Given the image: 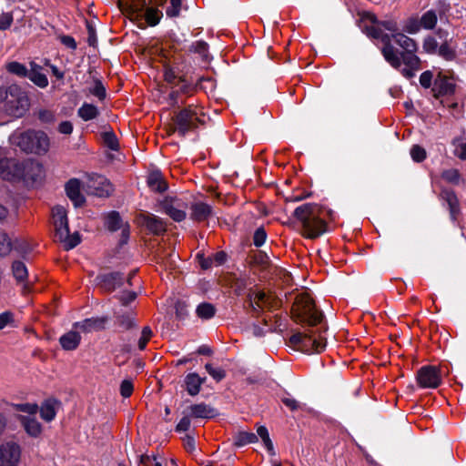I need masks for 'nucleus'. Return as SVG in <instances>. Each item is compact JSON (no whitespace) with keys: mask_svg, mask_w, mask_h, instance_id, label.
<instances>
[{"mask_svg":"<svg viewBox=\"0 0 466 466\" xmlns=\"http://www.w3.org/2000/svg\"><path fill=\"white\" fill-rule=\"evenodd\" d=\"M168 42L170 44V47L173 48L176 52L177 51H182L187 50V40L181 39L178 35L176 34H171L168 36Z\"/></svg>","mask_w":466,"mask_h":466,"instance_id":"603ef678","label":"nucleus"},{"mask_svg":"<svg viewBox=\"0 0 466 466\" xmlns=\"http://www.w3.org/2000/svg\"><path fill=\"white\" fill-rule=\"evenodd\" d=\"M184 416L183 418L179 420V422L177 424L176 426V431H178V432H181V431H187L189 427H190V416H188V413L184 410L183 412Z\"/></svg>","mask_w":466,"mask_h":466,"instance_id":"774afa93","label":"nucleus"},{"mask_svg":"<svg viewBox=\"0 0 466 466\" xmlns=\"http://www.w3.org/2000/svg\"><path fill=\"white\" fill-rule=\"evenodd\" d=\"M54 225L56 228V237L58 235L65 236L68 230V219L66 210L62 206H56L52 210Z\"/></svg>","mask_w":466,"mask_h":466,"instance_id":"f3484780","label":"nucleus"},{"mask_svg":"<svg viewBox=\"0 0 466 466\" xmlns=\"http://www.w3.org/2000/svg\"><path fill=\"white\" fill-rule=\"evenodd\" d=\"M21 421L25 431L32 437H37L41 433V424L34 418L23 416Z\"/></svg>","mask_w":466,"mask_h":466,"instance_id":"f704fd0d","label":"nucleus"},{"mask_svg":"<svg viewBox=\"0 0 466 466\" xmlns=\"http://www.w3.org/2000/svg\"><path fill=\"white\" fill-rule=\"evenodd\" d=\"M80 188V181L76 178H72L66 184V195L74 203L75 207H80L85 202V198L81 194Z\"/></svg>","mask_w":466,"mask_h":466,"instance_id":"4be33fe9","label":"nucleus"},{"mask_svg":"<svg viewBox=\"0 0 466 466\" xmlns=\"http://www.w3.org/2000/svg\"><path fill=\"white\" fill-rule=\"evenodd\" d=\"M135 313L128 311L126 313L116 312V324L123 329L127 330L136 326Z\"/></svg>","mask_w":466,"mask_h":466,"instance_id":"2f4dec72","label":"nucleus"},{"mask_svg":"<svg viewBox=\"0 0 466 466\" xmlns=\"http://www.w3.org/2000/svg\"><path fill=\"white\" fill-rule=\"evenodd\" d=\"M258 441V436L253 432L240 431L234 437V445L243 447Z\"/></svg>","mask_w":466,"mask_h":466,"instance_id":"4c0bfd02","label":"nucleus"},{"mask_svg":"<svg viewBox=\"0 0 466 466\" xmlns=\"http://www.w3.org/2000/svg\"><path fill=\"white\" fill-rule=\"evenodd\" d=\"M134 390L133 382L131 380H124L120 384V394L124 398H128L132 395Z\"/></svg>","mask_w":466,"mask_h":466,"instance_id":"69168bd1","label":"nucleus"},{"mask_svg":"<svg viewBox=\"0 0 466 466\" xmlns=\"http://www.w3.org/2000/svg\"><path fill=\"white\" fill-rule=\"evenodd\" d=\"M99 114L98 108L88 103H84L77 111V116H97Z\"/></svg>","mask_w":466,"mask_h":466,"instance_id":"09e8293b","label":"nucleus"},{"mask_svg":"<svg viewBox=\"0 0 466 466\" xmlns=\"http://www.w3.org/2000/svg\"><path fill=\"white\" fill-rule=\"evenodd\" d=\"M56 238L64 244L66 249H72L76 247L80 243V237L77 232L74 234H70L69 229L66 230V234L65 236L58 235Z\"/></svg>","mask_w":466,"mask_h":466,"instance_id":"e433bc0d","label":"nucleus"},{"mask_svg":"<svg viewBox=\"0 0 466 466\" xmlns=\"http://www.w3.org/2000/svg\"><path fill=\"white\" fill-rule=\"evenodd\" d=\"M148 187L156 192H164L167 186L159 171H153L147 177Z\"/></svg>","mask_w":466,"mask_h":466,"instance_id":"c85d7f7f","label":"nucleus"},{"mask_svg":"<svg viewBox=\"0 0 466 466\" xmlns=\"http://www.w3.org/2000/svg\"><path fill=\"white\" fill-rule=\"evenodd\" d=\"M322 212L321 207L314 203H306L295 208L293 216L299 222L303 236L316 238L326 231Z\"/></svg>","mask_w":466,"mask_h":466,"instance_id":"7ed1b4c3","label":"nucleus"},{"mask_svg":"<svg viewBox=\"0 0 466 466\" xmlns=\"http://www.w3.org/2000/svg\"><path fill=\"white\" fill-rule=\"evenodd\" d=\"M14 408L16 411L27 413L29 415L35 414L39 409L35 403H18L15 404Z\"/></svg>","mask_w":466,"mask_h":466,"instance_id":"13d9d810","label":"nucleus"},{"mask_svg":"<svg viewBox=\"0 0 466 466\" xmlns=\"http://www.w3.org/2000/svg\"><path fill=\"white\" fill-rule=\"evenodd\" d=\"M60 402L55 399L46 400L40 407L41 418L46 421H51L56 415Z\"/></svg>","mask_w":466,"mask_h":466,"instance_id":"a878e982","label":"nucleus"},{"mask_svg":"<svg viewBox=\"0 0 466 466\" xmlns=\"http://www.w3.org/2000/svg\"><path fill=\"white\" fill-rule=\"evenodd\" d=\"M416 380L422 389H436L441 382L439 369L430 365L423 366L418 370Z\"/></svg>","mask_w":466,"mask_h":466,"instance_id":"f8f14e48","label":"nucleus"},{"mask_svg":"<svg viewBox=\"0 0 466 466\" xmlns=\"http://www.w3.org/2000/svg\"><path fill=\"white\" fill-rule=\"evenodd\" d=\"M14 277L18 281H23L27 277V268L22 261H15L12 265Z\"/></svg>","mask_w":466,"mask_h":466,"instance_id":"a18cd8bd","label":"nucleus"},{"mask_svg":"<svg viewBox=\"0 0 466 466\" xmlns=\"http://www.w3.org/2000/svg\"><path fill=\"white\" fill-rule=\"evenodd\" d=\"M189 53L198 54L201 59V61L205 64H208L212 59L211 55L209 54V46L204 40H198L192 42L187 49Z\"/></svg>","mask_w":466,"mask_h":466,"instance_id":"5701e85b","label":"nucleus"},{"mask_svg":"<svg viewBox=\"0 0 466 466\" xmlns=\"http://www.w3.org/2000/svg\"><path fill=\"white\" fill-rule=\"evenodd\" d=\"M212 215V207L204 202H196L191 206L190 218L204 221Z\"/></svg>","mask_w":466,"mask_h":466,"instance_id":"b1692460","label":"nucleus"},{"mask_svg":"<svg viewBox=\"0 0 466 466\" xmlns=\"http://www.w3.org/2000/svg\"><path fill=\"white\" fill-rule=\"evenodd\" d=\"M208 373L217 381L222 380L226 377V371L218 367H214L210 363L205 365Z\"/></svg>","mask_w":466,"mask_h":466,"instance_id":"5fc2aeb1","label":"nucleus"},{"mask_svg":"<svg viewBox=\"0 0 466 466\" xmlns=\"http://www.w3.org/2000/svg\"><path fill=\"white\" fill-rule=\"evenodd\" d=\"M176 116H205V113L200 108L189 105L181 109Z\"/></svg>","mask_w":466,"mask_h":466,"instance_id":"864d4df0","label":"nucleus"},{"mask_svg":"<svg viewBox=\"0 0 466 466\" xmlns=\"http://www.w3.org/2000/svg\"><path fill=\"white\" fill-rule=\"evenodd\" d=\"M257 436H259L271 455L275 454L273 443L269 438L268 429L265 426H259L257 430Z\"/></svg>","mask_w":466,"mask_h":466,"instance_id":"ea45409f","label":"nucleus"},{"mask_svg":"<svg viewBox=\"0 0 466 466\" xmlns=\"http://www.w3.org/2000/svg\"><path fill=\"white\" fill-rule=\"evenodd\" d=\"M441 177L448 183L453 185H459L461 180V174L456 168H451L442 171Z\"/></svg>","mask_w":466,"mask_h":466,"instance_id":"37998d69","label":"nucleus"},{"mask_svg":"<svg viewBox=\"0 0 466 466\" xmlns=\"http://www.w3.org/2000/svg\"><path fill=\"white\" fill-rule=\"evenodd\" d=\"M122 220L117 212H111L106 217V225L111 231H116L121 228Z\"/></svg>","mask_w":466,"mask_h":466,"instance_id":"c03bdc74","label":"nucleus"},{"mask_svg":"<svg viewBox=\"0 0 466 466\" xmlns=\"http://www.w3.org/2000/svg\"><path fill=\"white\" fill-rule=\"evenodd\" d=\"M86 190L90 195L106 198L112 194L114 187L110 181L104 176L93 174L87 178Z\"/></svg>","mask_w":466,"mask_h":466,"instance_id":"1a4fd4ad","label":"nucleus"},{"mask_svg":"<svg viewBox=\"0 0 466 466\" xmlns=\"http://www.w3.org/2000/svg\"><path fill=\"white\" fill-rule=\"evenodd\" d=\"M433 74L431 70H426L420 76V84L423 88L433 86Z\"/></svg>","mask_w":466,"mask_h":466,"instance_id":"680f3d73","label":"nucleus"},{"mask_svg":"<svg viewBox=\"0 0 466 466\" xmlns=\"http://www.w3.org/2000/svg\"><path fill=\"white\" fill-rule=\"evenodd\" d=\"M422 48L425 53L430 55L437 53L439 47L435 37L431 35L426 36L423 40Z\"/></svg>","mask_w":466,"mask_h":466,"instance_id":"3c124183","label":"nucleus"},{"mask_svg":"<svg viewBox=\"0 0 466 466\" xmlns=\"http://www.w3.org/2000/svg\"><path fill=\"white\" fill-rule=\"evenodd\" d=\"M58 39L62 45H64L66 47L76 50L77 47L76 41L75 38L69 35H62L58 36Z\"/></svg>","mask_w":466,"mask_h":466,"instance_id":"338daca9","label":"nucleus"},{"mask_svg":"<svg viewBox=\"0 0 466 466\" xmlns=\"http://www.w3.org/2000/svg\"><path fill=\"white\" fill-rule=\"evenodd\" d=\"M98 284L105 290L111 292L121 287L124 283V276L120 272H109L97 276Z\"/></svg>","mask_w":466,"mask_h":466,"instance_id":"dca6fc26","label":"nucleus"},{"mask_svg":"<svg viewBox=\"0 0 466 466\" xmlns=\"http://www.w3.org/2000/svg\"><path fill=\"white\" fill-rule=\"evenodd\" d=\"M42 70V66L38 65L35 61H30L29 75L26 78H28L36 86L46 88L48 86V79Z\"/></svg>","mask_w":466,"mask_h":466,"instance_id":"aec40b11","label":"nucleus"},{"mask_svg":"<svg viewBox=\"0 0 466 466\" xmlns=\"http://www.w3.org/2000/svg\"><path fill=\"white\" fill-rule=\"evenodd\" d=\"M140 220L141 224L155 235H160L166 231V224L163 219L154 214H142L140 216Z\"/></svg>","mask_w":466,"mask_h":466,"instance_id":"6ab92c4d","label":"nucleus"},{"mask_svg":"<svg viewBox=\"0 0 466 466\" xmlns=\"http://www.w3.org/2000/svg\"><path fill=\"white\" fill-rule=\"evenodd\" d=\"M455 89L456 84L452 78L441 72L437 74L433 81V86L431 87V92L435 98L451 96L455 93Z\"/></svg>","mask_w":466,"mask_h":466,"instance_id":"4468645a","label":"nucleus"},{"mask_svg":"<svg viewBox=\"0 0 466 466\" xmlns=\"http://www.w3.org/2000/svg\"><path fill=\"white\" fill-rule=\"evenodd\" d=\"M248 301L252 310L256 313L264 309L271 310L279 304V300L276 297L261 290L249 293Z\"/></svg>","mask_w":466,"mask_h":466,"instance_id":"9d476101","label":"nucleus"},{"mask_svg":"<svg viewBox=\"0 0 466 466\" xmlns=\"http://www.w3.org/2000/svg\"><path fill=\"white\" fill-rule=\"evenodd\" d=\"M161 126L167 135L177 132L184 137L188 131L197 127V122L193 118H161Z\"/></svg>","mask_w":466,"mask_h":466,"instance_id":"ddd939ff","label":"nucleus"},{"mask_svg":"<svg viewBox=\"0 0 466 466\" xmlns=\"http://www.w3.org/2000/svg\"><path fill=\"white\" fill-rule=\"evenodd\" d=\"M421 25L418 17H410L404 25V31L409 34H416L420 30Z\"/></svg>","mask_w":466,"mask_h":466,"instance_id":"6e6d98bb","label":"nucleus"},{"mask_svg":"<svg viewBox=\"0 0 466 466\" xmlns=\"http://www.w3.org/2000/svg\"><path fill=\"white\" fill-rule=\"evenodd\" d=\"M420 19L421 27L426 30L433 29L438 22V16L435 10H428L425 12Z\"/></svg>","mask_w":466,"mask_h":466,"instance_id":"c9c22d12","label":"nucleus"},{"mask_svg":"<svg viewBox=\"0 0 466 466\" xmlns=\"http://www.w3.org/2000/svg\"><path fill=\"white\" fill-rule=\"evenodd\" d=\"M152 335H153L152 329L148 326H146L143 328L141 336H140V338L138 339V343H137L138 349L140 350H144L146 349V346H147V342L150 340V339L152 338Z\"/></svg>","mask_w":466,"mask_h":466,"instance_id":"4d7b16f0","label":"nucleus"},{"mask_svg":"<svg viewBox=\"0 0 466 466\" xmlns=\"http://www.w3.org/2000/svg\"><path fill=\"white\" fill-rule=\"evenodd\" d=\"M197 315L201 319H208L215 315V307L210 303H201L197 308Z\"/></svg>","mask_w":466,"mask_h":466,"instance_id":"a19ab883","label":"nucleus"},{"mask_svg":"<svg viewBox=\"0 0 466 466\" xmlns=\"http://www.w3.org/2000/svg\"><path fill=\"white\" fill-rule=\"evenodd\" d=\"M86 26L87 31V44L89 46H97V36L96 30L93 23L89 20H86Z\"/></svg>","mask_w":466,"mask_h":466,"instance_id":"8fccbe9b","label":"nucleus"},{"mask_svg":"<svg viewBox=\"0 0 466 466\" xmlns=\"http://www.w3.org/2000/svg\"><path fill=\"white\" fill-rule=\"evenodd\" d=\"M0 101L9 116H25L31 106L28 93L17 84L0 86Z\"/></svg>","mask_w":466,"mask_h":466,"instance_id":"20e7f679","label":"nucleus"},{"mask_svg":"<svg viewBox=\"0 0 466 466\" xmlns=\"http://www.w3.org/2000/svg\"><path fill=\"white\" fill-rule=\"evenodd\" d=\"M185 67L178 63L164 66V80L170 86L171 91L168 97L173 106L184 103L182 96H192L197 89H202L204 81H211L210 77L205 76L194 80Z\"/></svg>","mask_w":466,"mask_h":466,"instance_id":"f03ea898","label":"nucleus"},{"mask_svg":"<svg viewBox=\"0 0 466 466\" xmlns=\"http://www.w3.org/2000/svg\"><path fill=\"white\" fill-rule=\"evenodd\" d=\"M129 14L136 19H145L149 26H156L163 17V13L157 7L150 6L147 0H132V4H127Z\"/></svg>","mask_w":466,"mask_h":466,"instance_id":"423d86ee","label":"nucleus"},{"mask_svg":"<svg viewBox=\"0 0 466 466\" xmlns=\"http://www.w3.org/2000/svg\"><path fill=\"white\" fill-rule=\"evenodd\" d=\"M379 39L382 42L383 47L381 49V53L384 56V59L393 67L400 68V60L397 57V51L393 45L391 44V40H393L392 35L385 34L381 32V36Z\"/></svg>","mask_w":466,"mask_h":466,"instance_id":"2eb2a0df","label":"nucleus"},{"mask_svg":"<svg viewBox=\"0 0 466 466\" xmlns=\"http://www.w3.org/2000/svg\"><path fill=\"white\" fill-rule=\"evenodd\" d=\"M14 16L12 12H4L0 15V31L9 29L13 24Z\"/></svg>","mask_w":466,"mask_h":466,"instance_id":"bf43d9fd","label":"nucleus"},{"mask_svg":"<svg viewBox=\"0 0 466 466\" xmlns=\"http://www.w3.org/2000/svg\"><path fill=\"white\" fill-rule=\"evenodd\" d=\"M169 6L166 9V15L169 18L178 17L182 7V0H169Z\"/></svg>","mask_w":466,"mask_h":466,"instance_id":"de8ad7c7","label":"nucleus"},{"mask_svg":"<svg viewBox=\"0 0 466 466\" xmlns=\"http://www.w3.org/2000/svg\"><path fill=\"white\" fill-rule=\"evenodd\" d=\"M10 140L22 151L35 155H45L50 147L49 137L42 131L15 132L11 135Z\"/></svg>","mask_w":466,"mask_h":466,"instance_id":"39448f33","label":"nucleus"},{"mask_svg":"<svg viewBox=\"0 0 466 466\" xmlns=\"http://www.w3.org/2000/svg\"><path fill=\"white\" fill-rule=\"evenodd\" d=\"M21 458V447L14 441L0 444V466H18Z\"/></svg>","mask_w":466,"mask_h":466,"instance_id":"9b49d317","label":"nucleus"},{"mask_svg":"<svg viewBox=\"0 0 466 466\" xmlns=\"http://www.w3.org/2000/svg\"><path fill=\"white\" fill-rule=\"evenodd\" d=\"M267 239V233L265 229L260 227L256 229L253 236V243L256 247H261Z\"/></svg>","mask_w":466,"mask_h":466,"instance_id":"0e129e2a","label":"nucleus"},{"mask_svg":"<svg viewBox=\"0 0 466 466\" xmlns=\"http://www.w3.org/2000/svg\"><path fill=\"white\" fill-rule=\"evenodd\" d=\"M89 93L99 100H104L106 96V87L99 78H94V86L89 88Z\"/></svg>","mask_w":466,"mask_h":466,"instance_id":"79ce46f5","label":"nucleus"},{"mask_svg":"<svg viewBox=\"0 0 466 466\" xmlns=\"http://www.w3.org/2000/svg\"><path fill=\"white\" fill-rule=\"evenodd\" d=\"M106 319H86L81 322L75 323V327L80 329L85 332H90L94 329H100L103 327Z\"/></svg>","mask_w":466,"mask_h":466,"instance_id":"473e14b6","label":"nucleus"},{"mask_svg":"<svg viewBox=\"0 0 466 466\" xmlns=\"http://www.w3.org/2000/svg\"><path fill=\"white\" fill-rule=\"evenodd\" d=\"M103 145L110 150L117 151L119 143L116 134L112 129H107L100 134Z\"/></svg>","mask_w":466,"mask_h":466,"instance_id":"72a5a7b5","label":"nucleus"},{"mask_svg":"<svg viewBox=\"0 0 466 466\" xmlns=\"http://www.w3.org/2000/svg\"><path fill=\"white\" fill-rule=\"evenodd\" d=\"M12 250V241L5 232H0V257H5Z\"/></svg>","mask_w":466,"mask_h":466,"instance_id":"49530a36","label":"nucleus"},{"mask_svg":"<svg viewBox=\"0 0 466 466\" xmlns=\"http://www.w3.org/2000/svg\"><path fill=\"white\" fill-rule=\"evenodd\" d=\"M292 315L296 320L309 325V328L304 332L293 334L289 338L290 344L308 354L322 352L327 346L325 330L314 327L321 323L323 316L316 309L309 294L303 292L297 295L292 306Z\"/></svg>","mask_w":466,"mask_h":466,"instance_id":"f257e3e1","label":"nucleus"},{"mask_svg":"<svg viewBox=\"0 0 466 466\" xmlns=\"http://www.w3.org/2000/svg\"><path fill=\"white\" fill-rule=\"evenodd\" d=\"M27 166L15 158L5 157L4 150L0 149V177L3 179L12 181L25 178Z\"/></svg>","mask_w":466,"mask_h":466,"instance_id":"0eeeda50","label":"nucleus"},{"mask_svg":"<svg viewBox=\"0 0 466 466\" xmlns=\"http://www.w3.org/2000/svg\"><path fill=\"white\" fill-rule=\"evenodd\" d=\"M6 71L20 78H26L29 75V68L18 61H11L5 65Z\"/></svg>","mask_w":466,"mask_h":466,"instance_id":"7c9ffc66","label":"nucleus"},{"mask_svg":"<svg viewBox=\"0 0 466 466\" xmlns=\"http://www.w3.org/2000/svg\"><path fill=\"white\" fill-rule=\"evenodd\" d=\"M416 52H400L397 51V57L400 60V66L404 63L408 67L420 68V59L416 56Z\"/></svg>","mask_w":466,"mask_h":466,"instance_id":"c756f323","label":"nucleus"},{"mask_svg":"<svg viewBox=\"0 0 466 466\" xmlns=\"http://www.w3.org/2000/svg\"><path fill=\"white\" fill-rule=\"evenodd\" d=\"M14 322V314L11 311H5L0 314V330L7 326H13Z\"/></svg>","mask_w":466,"mask_h":466,"instance_id":"e2e57ef3","label":"nucleus"},{"mask_svg":"<svg viewBox=\"0 0 466 466\" xmlns=\"http://www.w3.org/2000/svg\"><path fill=\"white\" fill-rule=\"evenodd\" d=\"M186 390L190 396H196L199 393L201 385L206 381V377H200L192 372L185 377Z\"/></svg>","mask_w":466,"mask_h":466,"instance_id":"393cba45","label":"nucleus"},{"mask_svg":"<svg viewBox=\"0 0 466 466\" xmlns=\"http://www.w3.org/2000/svg\"><path fill=\"white\" fill-rule=\"evenodd\" d=\"M186 411L188 416L195 419H211L218 415L214 408L204 402L192 404L187 408Z\"/></svg>","mask_w":466,"mask_h":466,"instance_id":"a211bd4d","label":"nucleus"},{"mask_svg":"<svg viewBox=\"0 0 466 466\" xmlns=\"http://www.w3.org/2000/svg\"><path fill=\"white\" fill-rule=\"evenodd\" d=\"M159 206L176 222H181L187 217V205L181 198L167 196L159 202Z\"/></svg>","mask_w":466,"mask_h":466,"instance_id":"6e6552de","label":"nucleus"},{"mask_svg":"<svg viewBox=\"0 0 466 466\" xmlns=\"http://www.w3.org/2000/svg\"><path fill=\"white\" fill-rule=\"evenodd\" d=\"M81 340V336L76 331H69L60 337L59 342L63 350H76Z\"/></svg>","mask_w":466,"mask_h":466,"instance_id":"bb28decb","label":"nucleus"},{"mask_svg":"<svg viewBox=\"0 0 466 466\" xmlns=\"http://www.w3.org/2000/svg\"><path fill=\"white\" fill-rule=\"evenodd\" d=\"M440 198L447 203L451 218L455 221L460 214L459 199L455 192L451 189L443 188L440 193Z\"/></svg>","mask_w":466,"mask_h":466,"instance_id":"412c9836","label":"nucleus"},{"mask_svg":"<svg viewBox=\"0 0 466 466\" xmlns=\"http://www.w3.org/2000/svg\"><path fill=\"white\" fill-rule=\"evenodd\" d=\"M410 156L415 162L420 163L426 158V150L418 145H414L410 148Z\"/></svg>","mask_w":466,"mask_h":466,"instance_id":"052dcab7","label":"nucleus"},{"mask_svg":"<svg viewBox=\"0 0 466 466\" xmlns=\"http://www.w3.org/2000/svg\"><path fill=\"white\" fill-rule=\"evenodd\" d=\"M437 52L446 61H452L457 56L456 46H452L451 43H441Z\"/></svg>","mask_w":466,"mask_h":466,"instance_id":"58836bf2","label":"nucleus"},{"mask_svg":"<svg viewBox=\"0 0 466 466\" xmlns=\"http://www.w3.org/2000/svg\"><path fill=\"white\" fill-rule=\"evenodd\" d=\"M394 42L403 48V52H417L418 45L416 41L402 33L392 34Z\"/></svg>","mask_w":466,"mask_h":466,"instance_id":"cd10ccee","label":"nucleus"}]
</instances>
